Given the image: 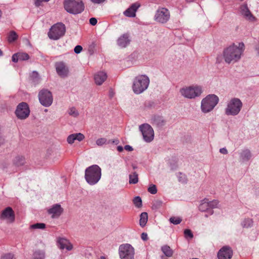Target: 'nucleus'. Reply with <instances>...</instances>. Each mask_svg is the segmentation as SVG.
Instances as JSON below:
<instances>
[{"label": "nucleus", "mask_w": 259, "mask_h": 259, "mask_svg": "<svg viewBox=\"0 0 259 259\" xmlns=\"http://www.w3.org/2000/svg\"><path fill=\"white\" fill-rule=\"evenodd\" d=\"M99 259H106V258L104 256H101Z\"/></svg>", "instance_id": "obj_62"}, {"label": "nucleus", "mask_w": 259, "mask_h": 259, "mask_svg": "<svg viewBox=\"0 0 259 259\" xmlns=\"http://www.w3.org/2000/svg\"><path fill=\"white\" fill-rule=\"evenodd\" d=\"M18 37V36L16 32L14 31H11L8 34V41L10 43H12L14 41L16 40Z\"/></svg>", "instance_id": "obj_29"}, {"label": "nucleus", "mask_w": 259, "mask_h": 259, "mask_svg": "<svg viewBox=\"0 0 259 259\" xmlns=\"http://www.w3.org/2000/svg\"><path fill=\"white\" fill-rule=\"evenodd\" d=\"M2 14V12L1 10H0V17H1Z\"/></svg>", "instance_id": "obj_63"}, {"label": "nucleus", "mask_w": 259, "mask_h": 259, "mask_svg": "<svg viewBox=\"0 0 259 259\" xmlns=\"http://www.w3.org/2000/svg\"><path fill=\"white\" fill-rule=\"evenodd\" d=\"M63 208L59 204H54L48 211L49 214L52 215V218H57L59 217L63 213Z\"/></svg>", "instance_id": "obj_18"}, {"label": "nucleus", "mask_w": 259, "mask_h": 259, "mask_svg": "<svg viewBox=\"0 0 259 259\" xmlns=\"http://www.w3.org/2000/svg\"><path fill=\"white\" fill-rule=\"evenodd\" d=\"M148 221V213L146 212L141 213L140 219V225L142 227H144Z\"/></svg>", "instance_id": "obj_27"}, {"label": "nucleus", "mask_w": 259, "mask_h": 259, "mask_svg": "<svg viewBox=\"0 0 259 259\" xmlns=\"http://www.w3.org/2000/svg\"><path fill=\"white\" fill-rule=\"evenodd\" d=\"M143 139L146 142L149 143L154 139V133L152 127L147 123L143 124L139 126Z\"/></svg>", "instance_id": "obj_12"}, {"label": "nucleus", "mask_w": 259, "mask_h": 259, "mask_svg": "<svg viewBox=\"0 0 259 259\" xmlns=\"http://www.w3.org/2000/svg\"><path fill=\"white\" fill-rule=\"evenodd\" d=\"M13 163L17 167L21 166L25 163V157L22 155H17L14 158Z\"/></svg>", "instance_id": "obj_26"}, {"label": "nucleus", "mask_w": 259, "mask_h": 259, "mask_svg": "<svg viewBox=\"0 0 259 259\" xmlns=\"http://www.w3.org/2000/svg\"><path fill=\"white\" fill-rule=\"evenodd\" d=\"M162 202L161 200H155L153 202L152 208L155 209H158L162 206Z\"/></svg>", "instance_id": "obj_38"}, {"label": "nucleus", "mask_w": 259, "mask_h": 259, "mask_svg": "<svg viewBox=\"0 0 259 259\" xmlns=\"http://www.w3.org/2000/svg\"><path fill=\"white\" fill-rule=\"evenodd\" d=\"M38 99L40 103L44 106H50L53 101L52 93L47 89H42L38 93Z\"/></svg>", "instance_id": "obj_11"}, {"label": "nucleus", "mask_w": 259, "mask_h": 259, "mask_svg": "<svg viewBox=\"0 0 259 259\" xmlns=\"http://www.w3.org/2000/svg\"><path fill=\"white\" fill-rule=\"evenodd\" d=\"M252 153L250 150L247 148L243 149L239 153L240 161L241 162H246L251 159Z\"/></svg>", "instance_id": "obj_22"}, {"label": "nucleus", "mask_w": 259, "mask_h": 259, "mask_svg": "<svg viewBox=\"0 0 259 259\" xmlns=\"http://www.w3.org/2000/svg\"><path fill=\"white\" fill-rule=\"evenodd\" d=\"M107 74L103 71H100L97 73L94 76L95 83L97 85H101L106 79Z\"/></svg>", "instance_id": "obj_23"}, {"label": "nucleus", "mask_w": 259, "mask_h": 259, "mask_svg": "<svg viewBox=\"0 0 259 259\" xmlns=\"http://www.w3.org/2000/svg\"><path fill=\"white\" fill-rule=\"evenodd\" d=\"M180 93L185 98L193 99L201 96L202 89L199 85H191L181 88L180 90Z\"/></svg>", "instance_id": "obj_7"}, {"label": "nucleus", "mask_w": 259, "mask_h": 259, "mask_svg": "<svg viewBox=\"0 0 259 259\" xmlns=\"http://www.w3.org/2000/svg\"><path fill=\"white\" fill-rule=\"evenodd\" d=\"M151 123L157 126L161 127L165 124V121L164 120L163 117L158 115H154L151 119Z\"/></svg>", "instance_id": "obj_24"}, {"label": "nucleus", "mask_w": 259, "mask_h": 259, "mask_svg": "<svg viewBox=\"0 0 259 259\" xmlns=\"http://www.w3.org/2000/svg\"><path fill=\"white\" fill-rule=\"evenodd\" d=\"M128 33L121 35L117 40V45L121 48H124L130 45L131 40Z\"/></svg>", "instance_id": "obj_20"}, {"label": "nucleus", "mask_w": 259, "mask_h": 259, "mask_svg": "<svg viewBox=\"0 0 259 259\" xmlns=\"http://www.w3.org/2000/svg\"><path fill=\"white\" fill-rule=\"evenodd\" d=\"M255 49H256V50L257 51L258 55H259V45L256 46Z\"/></svg>", "instance_id": "obj_59"}, {"label": "nucleus", "mask_w": 259, "mask_h": 259, "mask_svg": "<svg viewBox=\"0 0 259 259\" xmlns=\"http://www.w3.org/2000/svg\"><path fill=\"white\" fill-rule=\"evenodd\" d=\"M220 152L223 154H227L228 153V150L225 148H222L220 149Z\"/></svg>", "instance_id": "obj_55"}, {"label": "nucleus", "mask_w": 259, "mask_h": 259, "mask_svg": "<svg viewBox=\"0 0 259 259\" xmlns=\"http://www.w3.org/2000/svg\"><path fill=\"white\" fill-rule=\"evenodd\" d=\"M150 83L149 77L145 75H140L136 77L133 80L132 89L134 93L139 95L146 91Z\"/></svg>", "instance_id": "obj_3"}, {"label": "nucleus", "mask_w": 259, "mask_h": 259, "mask_svg": "<svg viewBox=\"0 0 259 259\" xmlns=\"http://www.w3.org/2000/svg\"><path fill=\"white\" fill-rule=\"evenodd\" d=\"M45 257L44 251L40 250H36L33 255V259H44Z\"/></svg>", "instance_id": "obj_30"}, {"label": "nucleus", "mask_w": 259, "mask_h": 259, "mask_svg": "<svg viewBox=\"0 0 259 259\" xmlns=\"http://www.w3.org/2000/svg\"><path fill=\"white\" fill-rule=\"evenodd\" d=\"M184 235L186 238L189 237L190 238H192L193 237V235L191 231L189 229L184 230Z\"/></svg>", "instance_id": "obj_44"}, {"label": "nucleus", "mask_w": 259, "mask_h": 259, "mask_svg": "<svg viewBox=\"0 0 259 259\" xmlns=\"http://www.w3.org/2000/svg\"><path fill=\"white\" fill-rule=\"evenodd\" d=\"M1 259H17L15 255L11 253H6L1 256Z\"/></svg>", "instance_id": "obj_42"}, {"label": "nucleus", "mask_w": 259, "mask_h": 259, "mask_svg": "<svg viewBox=\"0 0 259 259\" xmlns=\"http://www.w3.org/2000/svg\"><path fill=\"white\" fill-rule=\"evenodd\" d=\"M0 219L6 220L8 223H12L14 222L15 216L14 211L11 207H7L2 212Z\"/></svg>", "instance_id": "obj_14"}, {"label": "nucleus", "mask_w": 259, "mask_h": 259, "mask_svg": "<svg viewBox=\"0 0 259 259\" xmlns=\"http://www.w3.org/2000/svg\"><path fill=\"white\" fill-rule=\"evenodd\" d=\"M55 67L57 74L60 77L64 78L68 76L69 68L64 62L62 61L56 62Z\"/></svg>", "instance_id": "obj_15"}, {"label": "nucleus", "mask_w": 259, "mask_h": 259, "mask_svg": "<svg viewBox=\"0 0 259 259\" xmlns=\"http://www.w3.org/2000/svg\"><path fill=\"white\" fill-rule=\"evenodd\" d=\"M75 137V140L78 141H81L84 139V136L81 133L74 134Z\"/></svg>", "instance_id": "obj_45"}, {"label": "nucleus", "mask_w": 259, "mask_h": 259, "mask_svg": "<svg viewBox=\"0 0 259 259\" xmlns=\"http://www.w3.org/2000/svg\"><path fill=\"white\" fill-rule=\"evenodd\" d=\"M101 177V169L97 165H93L87 167L85 170L84 178L90 185L97 184Z\"/></svg>", "instance_id": "obj_2"}, {"label": "nucleus", "mask_w": 259, "mask_h": 259, "mask_svg": "<svg viewBox=\"0 0 259 259\" xmlns=\"http://www.w3.org/2000/svg\"><path fill=\"white\" fill-rule=\"evenodd\" d=\"M169 221L174 225H178L182 222V219L179 217H173L169 219Z\"/></svg>", "instance_id": "obj_39"}, {"label": "nucleus", "mask_w": 259, "mask_h": 259, "mask_svg": "<svg viewBox=\"0 0 259 259\" xmlns=\"http://www.w3.org/2000/svg\"><path fill=\"white\" fill-rule=\"evenodd\" d=\"M49 0H35V5L36 7L40 5V3L42 2H48Z\"/></svg>", "instance_id": "obj_51"}, {"label": "nucleus", "mask_w": 259, "mask_h": 259, "mask_svg": "<svg viewBox=\"0 0 259 259\" xmlns=\"http://www.w3.org/2000/svg\"><path fill=\"white\" fill-rule=\"evenodd\" d=\"M63 6L67 12L73 15L80 14L84 10V5L81 0H64Z\"/></svg>", "instance_id": "obj_4"}, {"label": "nucleus", "mask_w": 259, "mask_h": 259, "mask_svg": "<svg viewBox=\"0 0 259 259\" xmlns=\"http://www.w3.org/2000/svg\"><path fill=\"white\" fill-rule=\"evenodd\" d=\"M82 50V48L81 46H76L74 49V51L76 54H79L81 52Z\"/></svg>", "instance_id": "obj_48"}, {"label": "nucleus", "mask_w": 259, "mask_h": 259, "mask_svg": "<svg viewBox=\"0 0 259 259\" xmlns=\"http://www.w3.org/2000/svg\"><path fill=\"white\" fill-rule=\"evenodd\" d=\"M244 50L243 42H239L238 46L233 44L224 49L223 58L227 64H234L240 60Z\"/></svg>", "instance_id": "obj_1"}, {"label": "nucleus", "mask_w": 259, "mask_h": 259, "mask_svg": "<svg viewBox=\"0 0 259 259\" xmlns=\"http://www.w3.org/2000/svg\"><path fill=\"white\" fill-rule=\"evenodd\" d=\"M219 101V97L214 94H209L203 98L201 102L200 109L203 113L212 111Z\"/></svg>", "instance_id": "obj_5"}, {"label": "nucleus", "mask_w": 259, "mask_h": 259, "mask_svg": "<svg viewBox=\"0 0 259 259\" xmlns=\"http://www.w3.org/2000/svg\"><path fill=\"white\" fill-rule=\"evenodd\" d=\"M119 254L121 259H134V248L130 244H121L119 247Z\"/></svg>", "instance_id": "obj_10"}, {"label": "nucleus", "mask_w": 259, "mask_h": 259, "mask_svg": "<svg viewBox=\"0 0 259 259\" xmlns=\"http://www.w3.org/2000/svg\"><path fill=\"white\" fill-rule=\"evenodd\" d=\"M133 202L135 205L138 208H140L142 206V199L139 196L135 197L133 200Z\"/></svg>", "instance_id": "obj_37"}, {"label": "nucleus", "mask_w": 259, "mask_h": 259, "mask_svg": "<svg viewBox=\"0 0 259 259\" xmlns=\"http://www.w3.org/2000/svg\"><path fill=\"white\" fill-rule=\"evenodd\" d=\"M241 101L237 98L230 99L227 103L225 109V114L227 116H236L240 112L242 108Z\"/></svg>", "instance_id": "obj_6"}, {"label": "nucleus", "mask_w": 259, "mask_h": 259, "mask_svg": "<svg viewBox=\"0 0 259 259\" xmlns=\"http://www.w3.org/2000/svg\"><path fill=\"white\" fill-rule=\"evenodd\" d=\"M124 149L125 150L128 151H132L133 150V148L132 146L128 145H126L124 147Z\"/></svg>", "instance_id": "obj_54"}, {"label": "nucleus", "mask_w": 259, "mask_h": 259, "mask_svg": "<svg viewBox=\"0 0 259 259\" xmlns=\"http://www.w3.org/2000/svg\"><path fill=\"white\" fill-rule=\"evenodd\" d=\"M117 149L119 152H122L123 150V148L121 146H118L117 147Z\"/></svg>", "instance_id": "obj_56"}, {"label": "nucleus", "mask_w": 259, "mask_h": 259, "mask_svg": "<svg viewBox=\"0 0 259 259\" xmlns=\"http://www.w3.org/2000/svg\"><path fill=\"white\" fill-rule=\"evenodd\" d=\"M15 114L20 119H24L28 117L30 114V110L27 104L25 102L19 104L15 111Z\"/></svg>", "instance_id": "obj_13"}, {"label": "nucleus", "mask_w": 259, "mask_h": 259, "mask_svg": "<svg viewBox=\"0 0 259 259\" xmlns=\"http://www.w3.org/2000/svg\"><path fill=\"white\" fill-rule=\"evenodd\" d=\"M253 222L251 219H245L241 223V225L243 228H248L253 226Z\"/></svg>", "instance_id": "obj_31"}, {"label": "nucleus", "mask_w": 259, "mask_h": 259, "mask_svg": "<svg viewBox=\"0 0 259 259\" xmlns=\"http://www.w3.org/2000/svg\"><path fill=\"white\" fill-rule=\"evenodd\" d=\"M68 114L74 117H76L79 115L78 112L74 107L69 108L68 110Z\"/></svg>", "instance_id": "obj_36"}, {"label": "nucleus", "mask_w": 259, "mask_h": 259, "mask_svg": "<svg viewBox=\"0 0 259 259\" xmlns=\"http://www.w3.org/2000/svg\"><path fill=\"white\" fill-rule=\"evenodd\" d=\"M75 140L74 134L69 135L67 138V142L69 144H72Z\"/></svg>", "instance_id": "obj_46"}, {"label": "nucleus", "mask_w": 259, "mask_h": 259, "mask_svg": "<svg viewBox=\"0 0 259 259\" xmlns=\"http://www.w3.org/2000/svg\"><path fill=\"white\" fill-rule=\"evenodd\" d=\"M141 238L144 241H146L148 239V235L146 233H142L141 234Z\"/></svg>", "instance_id": "obj_52"}, {"label": "nucleus", "mask_w": 259, "mask_h": 259, "mask_svg": "<svg viewBox=\"0 0 259 259\" xmlns=\"http://www.w3.org/2000/svg\"><path fill=\"white\" fill-rule=\"evenodd\" d=\"M138 182V174L136 172H134L133 175H130V184H136Z\"/></svg>", "instance_id": "obj_33"}, {"label": "nucleus", "mask_w": 259, "mask_h": 259, "mask_svg": "<svg viewBox=\"0 0 259 259\" xmlns=\"http://www.w3.org/2000/svg\"><path fill=\"white\" fill-rule=\"evenodd\" d=\"M66 27L62 23H57L53 25L48 32L49 37L53 40H58L65 34Z\"/></svg>", "instance_id": "obj_8"}, {"label": "nucleus", "mask_w": 259, "mask_h": 259, "mask_svg": "<svg viewBox=\"0 0 259 259\" xmlns=\"http://www.w3.org/2000/svg\"><path fill=\"white\" fill-rule=\"evenodd\" d=\"M199 209L201 211H206L209 213V215H212L213 213V211L212 209H209L208 204V199L204 198L201 201V202L199 206Z\"/></svg>", "instance_id": "obj_25"}, {"label": "nucleus", "mask_w": 259, "mask_h": 259, "mask_svg": "<svg viewBox=\"0 0 259 259\" xmlns=\"http://www.w3.org/2000/svg\"><path fill=\"white\" fill-rule=\"evenodd\" d=\"M107 142V139L104 138H99L96 141V144L99 146H101Z\"/></svg>", "instance_id": "obj_43"}, {"label": "nucleus", "mask_w": 259, "mask_h": 259, "mask_svg": "<svg viewBox=\"0 0 259 259\" xmlns=\"http://www.w3.org/2000/svg\"><path fill=\"white\" fill-rule=\"evenodd\" d=\"M208 204L209 209L217 208L219 204V201L217 200H213L210 201L208 200Z\"/></svg>", "instance_id": "obj_35"}, {"label": "nucleus", "mask_w": 259, "mask_h": 259, "mask_svg": "<svg viewBox=\"0 0 259 259\" xmlns=\"http://www.w3.org/2000/svg\"><path fill=\"white\" fill-rule=\"evenodd\" d=\"M161 250L163 253L167 257H170L172 255L173 251L169 246L164 245L162 247Z\"/></svg>", "instance_id": "obj_28"}, {"label": "nucleus", "mask_w": 259, "mask_h": 259, "mask_svg": "<svg viewBox=\"0 0 259 259\" xmlns=\"http://www.w3.org/2000/svg\"><path fill=\"white\" fill-rule=\"evenodd\" d=\"M33 75H35V76H36V77H38V74L37 72H35V71H34V72H33Z\"/></svg>", "instance_id": "obj_60"}, {"label": "nucleus", "mask_w": 259, "mask_h": 259, "mask_svg": "<svg viewBox=\"0 0 259 259\" xmlns=\"http://www.w3.org/2000/svg\"><path fill=\"white\" fill-rule=\"evenodd\" d=\"M140 7V4L138 3L133 4L128 9L123 12L124 15L127 17H135L136 16V13Z\"/></svg>", "instance_id": "obj_19"}, {"label": "nucleus", "mask_w": 259, "mask_h": 259, "mask_svg": "<svg viewBox=\"0 0 259 259\" xmlns=\"http://www.w3.org/2000/svg\"><path fill=\"white\" fill-rule=\"evenodd\" d=\"M58 246L60 249H66L68 251L72 249V244L66 239L64 238H59L58 240Z\"/></svg>", "instance_id": "obj_21"}, {"label": "nucleus", "mask_w": 259, "mask_h": 259, "mask_svg": "<svg viewBox=\"0 0 259 259\" xmlns=\"http://www.w3.org/2000/svg\"><path fill=\"white\" fill-rule=\"evenodd\" d=\"M12 60L13 62L15 63H17L18 60H19V58L18 57V53L14 54L12 57Z\"/></svg>", "instance_id": "obj_49"}, {"label": "nucleus", "mask_w": 259, "mask_h": 259, "mask_svg": "<svg viewBox=\"0 0 259 259\" xmlns=\"http://www.w3.org/2000/svg\"><path fill=\"white\" fill-rule=\"evenodd\" d=\"M3 55V51L0 49V56H2Z\"/></svg>", "instance_id": "obj_61"}, {"label": "nucleus", "mask_w": 259, "mask_h": 259, "mask_svg": "<svg viewBox=\"0 0 259 259\" xmlns=\"http://www.w3.org/2000/svg\"><path fill=\"white\" fill-rule=\"evenodd\" d=\"M106 0H91L94 4H100L104 2Z\"/></svg>", "instance_id": "obj_53"}, {"label": "nucleus", "mask_w": 259, "mask_h": 259, "mask_svg": "<svg viewBox=\"0 0 259 259\" xmlns=\"http://www.w3.org/2000/svg\"><path fill=\"white\" fill-rule=\"evenodd\" d=\"M177 177L179 182L182 184H186L187 183L188 179L186 175L182 172H179Z\"/></svg>", "instance_id": "obj_32"}, {"label": "nucleus", "mask_w": 259, "mask_h": 259, "mask_svg": "<svg viewBox=\"0 0 259 259\" xmlns=\"http://www.w3.org/2000/svg\"><path fill=\"white\" fill-rule=\"evenodd\" d=\"M170 17V12L167 8L159 7L155 12L154 20L157 23L165 24L169 20Z\"/></svg>", "instance_id": "obj_9"}, {"label": "nucleus", "mask_w": 259, "mask_h": 259, "mask_svg": "<svg viewBox=\"0 0 259 259\" xmlns=\"http://www.w3.org/2000/svg\"><path fill=\"white\" fill-rule=\"evenodd\" d=\"M208 217V214H205V217L207 218Z\"/></svg>", "instance_id": "obj_64"}, {"label": "nucleus", "mask_w": 259, "mask_h": 259, "mask_svg": "<svg viewBox=\"0 0 259 259\" xmlns=\"http://www.w3.org/2000/svg\"><path fill=\"white\" fill-rule=\"evenodd\" d=\"M112 143H114L115 144H118L119 143V141L118 140H115L112 141Z\"/></svg>", "instance_id": "obj_58"}, {"label": "nucleus", "mask_w": 259, "mask_h": 259, "mask_svg": "<svg viewBox=\"0 0 259 259\" xmlns=\"http://www.w3.org/2000/svg\"><path fill=\"white\" fill-rule=\"evenodd\" d=\"M240 13L248 20L253 21L255 20V17L251 14L246 4H244L240 6Z\"/></svg>", "instance_id": "obj_17"}, {"label": "nucleus", "mask_w": 259, "mask_h": 259, "mask_svg": "<svg viewBox=\"0 0 259 259\" xmlns=\"http://www.w3.org/2000/svg\"><path fill=\"white\" fill-rule=\"evenodd\" d=\"M148 191L152 194H155L157 192L156 185L154 184L150 185L148 189Z\"/></svg>", "instance_id": "obj_41"}, {"label": "nucleus", "mask_w": 259, "mask_h": 259, "mask_svg": "<svg viewBox=\"0 0 259 259\" xmlns=\"http://www.w3.org/2000/svg\"><path fill=\"white\" fill-rule=\"evenodd\" d=\"M46 225L44 223H36L30 226V228L33 229H44Z\"/></svg>", "instance_id": "obj_40"}, {"label": "nucleus", "mask_w": 259, "mask_h": 259, "mask_svg": "<svg viewBox=\"0 0 259 259\" xmlns=\"http://www.w3.org/2000/svg\"><path fill=\"white\" fill-rule=\"evenodd\" d=\"M90 23L93 26H95L97 23V20L96 18H91L90 19Z\"/></svg>", "instance_id": "obj_50"}, {"label": "nucleus", "mask_w": 259, "mask_h": 259, "mask_svg": "<svg viewBox=\"0 0 259 259\" xmlns=\"http://www.w3.org/2000/svg\"><path fill=\"white\" fill-rule=\"evenodd\" d=\"M5 142V139L3 136L2 127L0 126V146L3 145Z\"/></svg>", "instance_id": "obj_47"}, {"label": "nucleus", "mask_w": 259, "mask_h": 259, "mask_svg": "<svg viewBox=\"0 0 259 259\" xmlns=\"http://www.w3.org/2000/svg\"><path fill=\"white\" fill-rule=\"evenodd\" d=\"M233 255V251L231 247L225 246L223 247L218 253L219 259H231Z\"/></svg>", "instance_id": "obj_16"}, {"label": "nucleus", "mask_w": 259, "mask_h": 259, "mask_svg": "<svg viewBox=\"0 0 259 259\" xmlns=\"http://www.w3.org/2000/svg\"><path fill=\"white\" fill-rule=\"evenodd\" d=\"M18 55L19 60L21 61L27 60L29 59V55L26 53L19 52L18 53Z\"/></svg>", "instance_id": "obj_34"}, {"label": "nucleus", "mask_w": 259, "mask_h": 259, "mask_svg": "<svg viewBox=\"0 0 259 259\" xmlns=\"http://www.w3.org/2000/svg\"><path fill=\"white\" fill-rule=\"evenodd\" d=\"M217 62L218 63H220L221 62V57H218L217 58Z\"/></svg>", "instance_id": "obj_57"}]
</instances>
